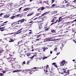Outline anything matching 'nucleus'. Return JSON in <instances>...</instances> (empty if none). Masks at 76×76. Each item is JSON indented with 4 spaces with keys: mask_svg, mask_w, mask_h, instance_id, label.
<instances>
[{
    "mask_svg": "<svg viewBox=\"0 0 76 76\" xmlns=\"http://www.w3.org/2000/svg\"><path fill=\"white\" fill-rule=\"evenodd\" d=\"M37 68L36 67H35L34 68H32V69H26L25 70H22L20 69H16V70H15L13 71L12 73H15V72H22V73H23V72H24V71H29V70H30V71H31V70H32V71L35 72V70H33V69H36Z\"/></svg>",
    "mask_w": 76,
    "mask_h": 76,
    "instance_id": "nucleus-1",
    "label": "nucleus"
},
{
    "mask_svg": "<svg viewBox=\"0 0 76 76\" xmlns=\"http://www.w3.org/2000/svg\"><path fill=\"white\" fill-rule=\"evenodd\" d=\"M66 63V61L65 60H63L61 62V66H63L64 65V64Z\"/></svg>",
    "mask_w": 76,
    "mask_h": 76,
    "instance_id": "nucleus-2",
    "label": "nucleus"
},
{
    "mask_svg": "<svg viewBox=\"0 0 76 76\" xmlns=\"http://www.w3.org/2000/svg\"><path fill=\"white\" fill-rule=\"evenodd\" d=\"M21 28V29H20L19 30H18L17 32V33H15V34L16 35V34H19V33H20L22 31H22V28Z\"/></svg>",
    "mask_w": 76,
    "mask_h": 76,
    "instance_id": "nucleus-3",
    "label": "nucleus"
},
{
    "mask_svg": "<svg viewBox=\"0 0 76 76\" xmlns=\"http://www.w3.org/2000/svg\"><path fill=\"white\" fill-rule=\"evenodd\" d=\"M24 20H25V19H23L21 20H19L18 21V22H20V23H23L24 22Z\"/></svg>",
    "mask_w": 76,
    "mask_h": 76,
    "instance_id": "nucleus-4",
    "label": "nucleus"
},
{
    "mask_svg": "<svg viewBox=\"0 0 76 76\" xmlns=\"http://www.w3.org/2000/svg\"><path fill=\"white\" fill-rule=\"evenodd\" d=\"M76 19L75 20H74V21H72V22H73L72 23H73L72 25V26H74L75 25H76Z\"/></svg>",
    "mask_w": 76,
    "mask_h": 76,
    "instance_id": "nucleus-5",
    "label": "nucleus"
},
{
    "mask_svg": "<svg viewBox=\"0 0 76 76\" xmlns=\"http://www.w3.org/2000/svg\"><path fill=\"white\" fill-rule=\"evenodd\" d=\"M62 17H60L59 18V21L58 22H60L61 20H63V19H64V18H61Z\"/></svg>",
    "mask_w": 76,
    "mask_h": 76,
    "instance_id": "nucleus-6",
    "label": "nucleus"
},
{
    "mask_svg": "<svg viewBox=\"0 0 76 76\" xmlns=\"http://www.w3.org/2000/svg\"><path fill=\"white\" fill-rule=\"evenodd\" d=\"M10 15H8L7 14L5 15L4 16V18H8Z\"/></svg>",
    "mask_w": 76,
    "mask_h": 76,
    "instance_id": "nucleus-7",
    "label": "nucleus"
},
{
    "mask_svg": "<svg viewBox=\"0 0 76 76\" xmlns=\"http://www.w3.org/2000/svg\"><path fill=\"white\" fill-rule=\"evenodd\" d=\"M30 10V8H27L24 9L23 11H27V10Z\"/></svg>",
    "mask_w": 76,
    "mask_h": 76,
    "instance_id": "nucleus-8",
    "label": "nucleus"
},
{
    "mask_svg": "<svg viewBox=\"0 0 76 76\" xmlns=\"http://www.w3.org/2000/svg\"><path fill=\"white\" fill-rule=\"evenodd\" d=\"M4 27H3L2 28H0V31H3L5 29H4Z\"/></svg>",
    "mask_w": 76,
    "mask_h": 76,
    "instance_id": "nucleus-9",
    "label": "nucleus"
},
{
    "mask_svg": "<svg viewBox=\"0 0 76 76\" xmlns=\"http://www.w3.org/2000/svg\"><path fill=\"white\" fill-rule=\"evenodd\" d=\"M10 40L9 41V42H14V40H13V39L10 38Z\"/></svg>",
    "mask_w": 76,
    "mask_h": 76,
    "instance_id": "nucleus-10",
    "label": "nucleus"
},
{
    "mask_svg": "<svg viewBox=\"0 0 76 76\" xmlns=\"http://www.w3.org/2000/svg\"><path fill=\"white\" fill-rule=\"evenodd\" d=\"M73 22V21L69 22H68L67 23H66V24H67V25H69V23H72Z\"/></svg>",
    "mask_w": 76,
    "mask_h": 76,
    "instance_id": "nucleus-11",
    "label": "nucleus"
},
{
    "mask_svg": "<svg viewBox=\"0 0 76 76\" xmlns=\"http://www.w3.org/2000/svg\"><path fill=\"white\" fill-rule=\"evenodd\" d=\"M47 41H53L52 39H48L46 40Z\"/></svg>",
    "mask_w": 76,
    "mask_h": 76,
    "instance_id": "nucleus-12",
    "label": "nucleus"
},
{
    "mask_svg": "<svg viewBox=\"0 0 76 76\" xmlns=\"http://www.w3.org/2000/svg\"><path fill=\"white\" fill-rule=\"evenodd\" d=\"M27 54V56H28V57L29 56H30L31 55V53H28L26 54Z\"/></svg>",
    "mask_w": 76,
    "mask_h": 76,
    "instance_id": "nucleus-13",
    "label": "nucleus"
},
{
    "mask_svg": "<svg viewBox=\"0 0 76 76\" xmlns=\"http://www.w3.org/2000/svg\"><path fill=\"white\" fill-rule=\"evenodd\" d=\"M35 56H36V55H35L33 56L32 57H30L31 59H32L31 60H32V59H33V58L35 57Z\"/></svg>",
    "mask_w": 76,
    "mask_h": 76,
    "instance_id": "nucleus-14",
    "label": "nucleus"
},
{
    "mask_svg": "<svg viewBox=\"0 0 76 76\" xmlns=\"http://www.w3.org/2000/svg\"><path fill=\"white\" fill-rule=\"evenodd\" d=\"M44 3H45L46 4H48V1H44Z\"/></svg>",
    "mask_w": 76,
    "mask_h": 76,
    "instance_id": "nucleus-15",
    "label": "nucleus"
},
{
    "mask_svg": "<svg viewBox=\"0 0 76 76\" xmlns=\"http://www.w3.org/2000/svg\"><path fill=\"white\" fill-rule=\"evenodd\" d=\"M33 15V13H32L31 14H29L27 15V16H31V15Z\"/></svg>",
    "mask_w": 76,
    "mask_h": 76,
    "instance_id": "nucleus-16",
    "label": "nucleus"
},
{
    "mask_svg": "<svg viewBox=\"0 0 76 76\" xmlns=\"http://www.w3.org/2000/svg\"><path fill=\"white\" fill-rule=\"evenodd\" d=\"M47 49H48L47 48H43L44 51H45V50H47Z\"/></svg>",
    "mask_w": 76,
    "mask_h": 76,
    "instance_id": "nucleus-17",
    "label": "nucleus"
},
{
    "mask_svg": "<svg viewBox=\"0 0 76 76\" xmlns=\"http://www.w3.org/2000/svg\"><path fill=\"white\" fill-rule=\"evenodd\" d=\"M72 32H75V31H76V30L74 29L73 28L72 29Z\"/></svg>",
    "mask_w": 76,
    "mask_h": 76,
    "instance_id": "nucleus-18",
    "label": "nucleus"
},
{
    "mask_svg": "<svg viewBox=\"0 0 76 76\" xmlns=\"http://www.w3.org/2000/svg\"><path fill=\"white\" fill-rule=\"evenodd\" d=\"M42 58L43 59V60H44L45 59H46V58H47V57H44L43 58Z\"/></svg>",
    "mask_w": 76,
    "mask_h": 76,
    "instance_id": "nucleus-19",
    "label": "nucleus"
},
{
    "mask_svg": "<svg viewBox=\"0 0 76 76\" xmlns=\"http://www.w3.org/2000/svg\"><path fill=\"white\" fill-rule=\"evenodd\" d=\"M14 60V59L12 58V60H10V61H10V63H12Z\"/></svg>",
    "mask_w": 76,
    "mask_h": 76,
    "instance_id": "nucleus-20",
    "label": "nucleus"
},
{
    "mask_svg": "<svg viewBox=\"0 0 76 76\" xmlns=\"http://www.w3.org/2000/svg\"><path fill=\"white\" fill-rule=\"evenodd\" d=\"M44 9V7H42L41 8V10H43Z\"/></svg>",
    "mask_w": 76,
    "mask_h": 76,
    "instance_id": "nucleus-21",
    "label": "nucleus"
},
{
    "mask_svg": "<svg viewBox=\"0 0 76 76\" xmlns=\"http://www.w3.org/2000/svg\"><path fill=\"white\" fill-rule=\"evenodd\" d=\"M16 16H13L11 17L10 18V19H13Z\"/></svg>",
    "mask_w": 76,
    "mask_h": 76,
    "instance_id": "nucleus-22",
    "label": "nucleus"
},
{
    "mask_svg": "<svg viewBox=\"0 0 76 76\" xmlns=\"http://www.w3.org/2000/svg\"><path fill=\"white\" fill-rule=\"evenodd\" d=\"M40 15V14L39 13H37V14L36 15V16H38V15Z\"/></svg>",
    "mask_w": 76,
    "mask_h": 76,
    "instance_id": "nucleus-23",
    "label": "nucleus"
},
{
    "mask_svg": "<svg viewBox=\"0 0 76 76\" xmlns=\"http://www.w3.org/2000/svg\"><path fill=\"white\" fill-rule=\"evenodd\" d=\"M42 28V26H41V25L39 26V29H41Z\"/></svg>",
    "mask_w": 76,
    "mask_h": 76,
    "instance_id": "nucleus-24",
    "label": "nucleus"
},
{
    "mask_svg": "<svg viewBox=\"0 0 76 76\" xmlns=\"http://www.w3.org/2000/svg\"><path fill=\"white\" fill-rule=\"evenodd\" d=\"M69 72H66V74L65 75V76H67V75H69Z\"/></svg>",
    "mask_w": 76,
    "mask_h": 76,
    "instance_id": "nucleus-25",
    "label": "nucleus"
},
{
    "mask_svg": "<svg viewBox=\"0 0 76 76\" xmlns=\"http://www.w3.org/2000/svg\"><path fill=\"white\" fill-rule=\"evenodd\" d=\"M54 22V18H53L51 21V22L52 23Z\"/></svg>",
    "mask_w": 76,
    "mask_h": 76,
    "instance_id": "nucleus-26",
    "label": "nucleus"
},
{
    "mask_svg": "<svg viewBox=\"0 0 76 76\" xmlns=\"http://www.w3.org/2000/svg\"><path fill=\"white\" fill-rule=\"evenodd\" d=\"M47 13H48V12H46L45 13H44V15H47Z\"/></svg>",
    "mask_w": 76,
    "mask_h": 76,
    "instance_id": "nucleus-27",
    "label": "nucleus"
},
{
    "mask_svg": "<svg viewBox=\"0 0 76 76\" xmlns=\"http://www.w3.org/2000/svg\"><path fill=\"white\" fill-rule=\"evenodd\" d=\"M41 7L39 8V9H38V10H37V11L38 12H39V10H41Z\"/></svg>",
    "mask_w": 76,
    "mask_h": 76,
    "instance_id": "nucleus-28",
    "label": "nucleus"
},
{
    "mask_svg": "<svg viewBox=\"0 0 76 76\" xmlns=\"http://www.w3.org/2000/svg\"><path fill=\"white\" fill-rule=\"evenodd\" d=\"M3 50H0V54L2 53V52H3Z\"/></svg>",
    "mask_w": 76,
    "mask_h": 76,
    "instance_id": "nucleus-29",
    "label": "nucleus"
},
{
    "mask_svg": "<svg viewBox=\"0 0 76 76\" xmlns=\"http://www.w3.org/2000/svg\"><path fill=\"white\" fill-rule=\"evenodd\" d=\"M58 20H56V22H54V23H57V22H58Z\"/></svg>",
    "mask_w": 76,
    "mask_h": 76,
    "instance_id": "nucleus-30",
    "label": "nucleus"
},
{
    "mask_svg": "<svg viewBox=\"0 0 76 76\" xmlns=\"http://www.w3.org/2000/svg\"><path fill=\"white\" fill-rule=\"evenodd\" d=\"M55 6V4H53L52 6V7H54Z\"/></svg>",
    "mask_w": 76,
    "mask_h": 76,
    "instance_id": "nucleus-31",
    "label": "nucleus"
},
{
    "mask_svg": "<svg viewBox=\"0 0 76 76\" xmlns=\"http://www.w3.org/2000/svg\"><path fill=\"white\" fill-rule=\"evenodd\" d=\"M57 48H55L54 51H57Z\"/></svg>",
    "mask_w": 76,
    "mask_h": 76,
    "instance_id": "nucleus-32",
    "label": "nucleus"
},
{
    "mask_svg": "<svg viewBox=\"0 0 76 76\" xmlns=\"http://www.w3.org/2000/svg\"><path fill=\"white\" fill-rule=\"evenodd\" d=\"M2 15H3V13H1V14H0V17H1V16Z\"/></svg>",
    "mask_w": 76,
    "mask_h": 76,
    "instance_id": "nucleus-33",
    "label": "nucleus"
},
{
    "mask_svg": "<svg viewBox=\"0 0 76 76\" xmlns=\"http://www.w3.org/2000/svg\"><path fill=\"white\" fill-rule=\"evenodd\" d=\"M66 71H65L63 72V73H66Z\"/></svg>",
    "mask_w": 76,
    "mask_h": 76,
    "instance_id": "nucleus-34",
    "label": "nucleus"
},
{
    "mask_svg": "<svg viewBox=\"0 0 76 76\" xmlns=\"http://www.w3.org/2000/svg\"><path fill=\"white\" fill-rule=\"evenodd\" d=\"M60 53V52H59V53H56V55H57V56H58V54H59Z\"/></svg>",
    "mask_w": 76,
    "mask_h": 76,
    "instance_id": "nucleus-35",
    "label": "nucleus"
},
{
    "mask_svg": "<svg viewBox=\"0 0 76 76\" xmlns=\"http://www.w3.org/2000/svg\"><path fill=\"white\" fill-rule=\"evenodd\" d=\"M61 46H62V47L63 48V47H64V45L63 44H62Z\"/></svg>",
    "mask_w": 76,
    "mask_h": 76,
    "instance_id": "nucleus-36",
    "label": "nucleus"
},
{
    "mask_svg": "<svg viewBox=\"0 0 76 76\" xmlns=\"http://www.w3.org/2000/svg\"><path fill=\"white\" fill-rule=\"evenodd\" d=\"M3 73H0V76H2L3 75Z\"/></svg>",
    "mask_w": 76,
    "mask_h": 76,
    "instance_id": "nucleus-37",
    "label": "nucleus"
},
{
    "mask_svg": "<svg viewBox=\"0 0 76 76\" xmlns=\"http://www.w3.org/2000/svg\"><path fill=\"white\" fill-rule=\"evenodd\" d=\"M17 16H18H18H20V14H18L17 15Z\"/></svg>",
    "mask_w": 76,
    "mask_h": 76,
    "instance_id": "nucleus-38",
    "label": "nucleus"
},
{
    "mask_svg": "<svg viewBox=\"0 0 76 76\" xmlns=\"http://www.w3.org/2000/svg\"><path fill=\"white\" fill-rule=\"evenodd\" d=\"M51 31V32H53L54 31V30H52Z\"/></svg>",
    "mask_w": 76,
    "mask_h": 76,
    "instance_id": "nucleus-39",
    "label": "nucleus"
},
{
    "mask_svg": "<svg viewBox=\"0 0 76 76\" xmlns=\"http://www.w3.org/2000/svg\"><path fill=\"white\" fill-rule=\"evenodd\" d=\"M39 39H36V40H37V41H39Z\"/></svg>",
    "mask_w": 76,
    "mask_h": 76,
    "instance_id": "nucleus-40",
    "label": "nucleus"
},
{
    "mask_svg": "<svg viewBox=\"0 0 76 76\" xmlns=\"http://www.w3.org/2000/svg\"><path fill=\"white\" fill-rule=\"evenodd\" d=\"M52 53H53V51H50V54H52Z\"/></svg>",
    "mask_w": 76,
    "mask_h": 76,
    "instance_id": "nucleus-41",
    "label": "nucleus"
},
{
    "mask_svg": "<svg viewBox=\"0 0 76 76\" xmlns=\"http://www.w3.org/2000/svg\"><path fill=\"white\" fill-rule=\"evenodd\" d=\"M45 15H44V14H43L41 15V16H44Z\"/></svg>",
    "mask_w": 76,
    "mask_h": 76,
    "instance_id": "nucleus-42",
    "label": "nucleus"
},
{
    "mask_svg": "<svg viewBox=\"0 0 76 76\" xmlns=\"http://www.w3.org/2000/svg\"><path fill=\"white\" fill-rule=\"evenodd\" d=\"M54 23H52V24H51V25H53V24H54Z\"/></svg>",
    "mask_w": 76,
    "mask_h": 76,
    "instance_id": "nucleus-43",
    "label": "nucleus"
},
{
    "mask_svg": "<svg viewBox=\"0 0 76 76\" xmlns=\"http://www.w3.org/2000/svg\"><path fill=\"white\" fill-rule=\"evenodd\" d=\"M63 71H66V69H63Z\"/></svg>",
    "mask_w": 76,
    "mask_h": 76,
    "instance_id": "nucleus-44",
    "label": "nucleus"
},
{
    "mask_svg": "<svg viewBox=\"0 0 76 76\" xmlns=\"http://www.w3.org/2000/svg\"><path fill=\"white\" fill-rule=\"evenodd\" d=\"M54 0H52V3H54Z\"/></svg>",
    "mask_w": 76,
    "mask_h": 76,
    "instance_id": "nucleus-45",
    "label": "nucleus"
},
{
    "mask_svg": "<svg viewBox=\"0 0 76 76\" xmlns=\"http://www.w3.org/2000/svg\"><path fill=\"white\" fill-rule=\"evenodd\" d=\"M53 65H56V63H53Z\"/></svg>",
    "mask_w": 76,
    "mask_h": 76,
    "instance_id": "nucleus-46",
    "label": "nucleus"
},
{
    "mask_svg": "<svg viewBox=\"0 0 76 76\" xmlns=\"http://www.w3.org/2000/svg\"><path fill=\"white\" fill-rule=\"evenodd\" d=\"M23 63V64H25V61H24Z\"/></svg>",
    "mask_w": 76,
    "mask_h": 76,
    "instance_id": "nucleus-47",
    "label": "nucleus"
},
{
    "mask_svg": "<svg viewBox=\"0 0 76 76\" xmlns=\"http://www.w3.org/2000/svg\"><path fill=\"white\" fill-rule=\"evenodd\" d=\"M6 72V71H3V73H5V72Z\"/></svg>",
    "mask_w": 76,
    "mask_h": 76,
    "instance_id": "nucleus-48",
    "label": "nucleus"
},
{
    "mask_svg": "<svg viewBox=\"0 0 76 76\" xmlns=\"http://www.w3.org/2000/svg\"><path fill=\"white\" fill-rule=\"evenodd\" d=\"M55 67H56L57 68V65H55Z\"/></svg>",
    "mask_w": 76,
    "mask_h": 76,
    "instance_id": "nucleus-49",
    "label": "nucleus"
},
{
    "mask_svg": "<svg viewBox=\"0 0 76 76\" xmlns=\"http://www.w3.org/2000/svg\"><path fill=\"white\" fill-rule=\"evenodd\" d=\"M15 27H20V26H16Z\"/></svg>",
    "mask_w": 76,
    "mask_h": 76,
    "instance_id": "nucleus-50",
    "label": "nucleus"
},
{
    "mask_svg": "<svg viewBox=\"0 0 76 76\" xmlns=\"http://www.w3.org/2000/svg\"><path fill=\"white\" fill-rule=\"evenodd\" d=\"M49 28H48L46 29H45V31H47V30H48V29Z\"/></svg>",
    "mask_w": 76,
    "mask_h": 76,
    "instance_id": "nucleus-51",
    "label": "nucleus"
},
{
    "mask_svg": "<svg viewBox=\"0 0 76 76\" xmlns=\"http://www.w3.org/2000/svg\"><path fill=\"white\" fill-rule=\"evenodd\" d=\"M29 34H32V32H30L29 33H28Z\"/></svg>",
    "mask_w": 76,
    "mask_h": 76,
    "instance_id": "nucleus-52",
    "label": "nucleus"
},
{
    "mask_svg": "<svg viewBox=\"0 0 76 76\" xmlns=\"http://www.w3.org/2000/svg\"><path fill=\"white\" fill-rule=\"evenodd\" d=\"M66 30H69V28H66Z\"/></svg>",
    "mask_w": 76,
    "mask_h": 76,
    "instance_id": "nucleus-53",
    "label": "nucleus"
},
{
    "mask_svg": "<svg viewBox=\"0 0 76 76\" xmlns=\"http://www.w3.org/2000/svg\"><path fill=\"white\" fill-rule=\"evenodd\" d=\"M37 18H36L34 19V20H36L37 19Z\"/></svg>",
    "mask_w": 76,
    "mask_h": 76,
    "instance_id": "nucleus-54",
    "label": "nucleus"
},
{
    "mask_svg": "<svg viewBox=\"0 0 76 76\" xmlns=\"http://www.w3.org/2000/svg\"><path fill=\"white\" fill-rule=\"evenodd\" d=\"M32 23V21H30L29 23Z\"/></svg>",
    "mask_w": 76,
    "mask_h": 76,
    "instance_id": "nucleus-55",
    "label": "nucleus"
},
{
    "mask_svg": "<svg viewBox=\"0 0 76 76\" xmlns=\"http://www.w3.org/2000/svg\"><path fill=\"white\" fill-rule=\"evenodd\" d=\"M7 21H6L4 23H7Z\"/></svg>",
    "mask_w": 76,
    "mask_h": 76,
    "instance_id": "nucleus-56",
    "label": "nucleus"
},
{
    "mask_svg": "<svg viewBox=\"0 0 76 76\" xmlns=\"http://www.w3.org/2000/svg\"><path fill=\"white\" fill-rule=\"evenodd\" d=\"M28 61H28V62H27V64H29V62H28Z\"/></svg>",
    "mask_w": 76,
    "mask_h": 76,
    "instance_id": "nucleus-57",
    "label": "nucleus"
},
{
    "mask_svg": "<svg viewBox=\"0 0 76 76\" xmlns=\"http://www.w3.org/2000/svg\"><path fill=\"white\" fill-rule=\"evenodd\" d=\"M54 19H57V17H55V18H54Z\"/></svg>",
    "mask_w": 76,
    "mask_h": 76,
    "instance_id": "nucleus-58",
    "label": "nucleus"
},
{
    "mask_svg": "<svg viewBox=\"0 0 76 76\" xmlns=\"http://www.w3.org/2000/svg\"><path fill=\"white\" fill-rule=\"evenodd\" d=\"M9 58V59H12V58H10V57H9V58Z\"/></svg>",
    "mask_w": 76,
    "mask_h": 76,
    "instance_id": "nucleus-59",
    "label": "nucleus"
},
{
    "mask_svg": "<svg viewBox=\"0 0 76 76\" xmlns=\"http://www.w3.org/2000/svg\"><path fill=\"white\" fill-rule=\"evenodd\" d=\"M29 5H25V7H26V6H28Z\"/></svg>",
    "mask_w": 76,
    "mask_h": 76,
    "instance_id": "nucleus-60",
    "label": "nucleus"
},
{
    "mask_svg": "<svg viewBox=\"0 0 76 76\" xmlns=\"http://www.w3.org/2000/svg\"><path fill=\"white\" fill-rule=\"evenodd\" d=\"M68 2V1H66L65 3H67Z\"/></svg>",
    "mask_w": 76,
    "mask_h": 76,
    "instance_id": "nucleus-61",
    "label": "nucleus"
},
{
    "mask_svg": "<svg viewBox=\"0 0 76 76\" xmlns=\"http://www.w3.org/2000/svg\"><path fill=\"white\" fill-rule=\"evenodd\" d=\"M46 67V69H47H47H48V67L47 66H45Z\"/></svg>",
    "mask_w": 76,
    "mask_h": 76,
    "instance_id": "nucleus-62",
    "label": "nucleus"
},
{
    "mask_svg": "<svg viewBox=\"0 0 76 76\" xmlns=\"http://www.w3.org/2000/svg\"><path fill=\"white\" fill-rule=\"evenodd\" d=\"M24 73H27V72H24Z\"/></svg>",
    "mask_w": 76,
    "mask_h": 76,
    "instance_id": "nucleus-63",
    "label": "nucleus"
},
{
    "mask_svg": "<svg viewBox=\"0 0 76 76\" xmlns=\"http://www.w3.org/2000/svg\"><path fill=\"white\" fill-rule=\"evenodd\" d=\"M70 4H66V5H69Z\"/></svg>",
    "mask_w": 76,
    "mask_h": 76,
    "instance_id": "nucleus-64",
    "label": "nucleus"
}]
</instances>
